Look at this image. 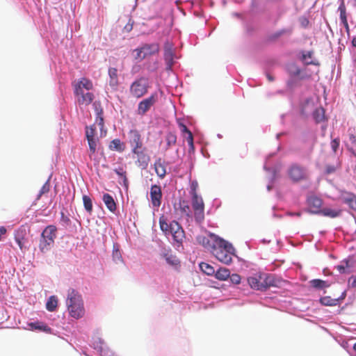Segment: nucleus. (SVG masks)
Listing matches in <instances>:
<instances>
[{
    "label": "nucleus",
    "instance_id": "1",
    "mask_svg": "<svg viewBox=\"0 0 356 356\" xmlns=\"http://www.w3.org/2000/svg\"><path fill=\"white\" fill-rule=\"evenodd\" d=\"M74 94L79 105L88 106L94 99V94L90 92L93 88L92 82L86 78H81L73 83Z\"/></svg>",
    "mask_w": 356,
    "mask_h": 356
},
{
    "label": "nucleus",
    "instance_id": "2",
    "mask_svg": "<svg viewBox=\"0 0 356 356\" xmlns=\"http://www.w3.org/2000/svg\"><path fill=\"white\" fill-rule=\"evenodd\" d=\"M66 306L70 316L75 319L81 318L85 314L81 296L73 289L68 290Z\"/></svg>",
    "mask_w": 356,
    "mask_h": 356
},
{
    "label": "nucleus",
    "instance_id": "3",
    "mask_svg": "<svg viewBox=\"0 0 356 356\" xmlns=\"http://www.w3.org/2000/svg\"><path fill=\"white\" fill-rule=\"evenodd\" d=\"M159 225L161 229L166 236L171 235L174 241L179 244L182 243L185 234L183 228L178 222L173 220L168 223L164 216H161L159 218Z\"/></svg>",
    "mask_w": 356,
    "mask_h": 356
},
{
    "label": "nucleus",
    "instance_id": "4",
    "mask_svg": "<svg viewBox=\"0 0 356 356\" xmlns=\"http://www.w3.org/2000/svg\"><path fill=\"white\" fill-rule=\"evenodd\" d=\"M234 252V248L232 245L220 238L211 252L219 261L229 264L232 261Z\"/></svg>",
    "mask_w": 356,
    "mask_h": 356
},
{
    "label": "nucleus",
    "instance_id": "5",
    "mask_svg": "<svg viewBox=\"0 0 356 356\" xmlns=\"http://www.w3.org/2000/svg\"><path fill=\"white\" fill-rule=\"evenodd\" d=\"M56 231V227L54 225H49L43 230L39 243V248L42 252H47L53 247Z\"/></svg>",
    "mask_w": 356,
    "mask_h": 356
},
{
    "label": "nucleus",
    "instance_id": "6",
    "mask_svg": "<svg viewBox=\"0 0 356 356\" xmlns=\"http://www.w3.org/2000/svg\"><path fill=\"white\" fill-rule=\"evenodd\" d=\"M250 286L255 290L265 291L275 285V280L270 275H255L248 279Z\"/></svg>",
    "mask_w": 356,
    "mask_h": 356
},
{
    "label": "nucleus",
    "instance_id": "7",
    "mask_svg": "<svg viewBox=\"0 0 356 356\" xmlns=\"http://www.w3.org/2000/svg\"><path fill=\"white\" fill-rule=\"evenodd\" d=\"M323 201L317 197L313 196V213L334 218L341 214V209H332L328 207H322Z\"/></svg>",
    "mask_w": 356,
    "mask_h": 356
},
{
    "label": "nucleus",
    "instance_id": "8",
    "mask_svg": "<svg viewBox=\"0 0 356 356\" xmlns=\"http://www.w3.org/2000/svg\"><path fill=\"white\" fill-rule=\"evenodd\" d=\"M149 83L147 79L144 77L135 80L130 86V94L136 97L140 98L148 92Z\"/></svg>",
    "mask_w": 356,
    "mask_h": 356
},
{
    "label": "nucleus",
    "instance_id": "9",
    "mask_svg": "<svg viewBox=\"0 0 356 356\" xmlns=\"http://www.w3.org/2000/svg\"><path fill=\"white\" fill-rule=\"evenodd\" d=\"M159 45L158 43L145 44L140 48L135 49L136 52V58L143 60L152 55L158 54L159 51Z\"/></svg>",
    "mask_w": 356,
    "mask_h": 356
},
{
    "label": "nucleus",
    "instance_id": "10",
    "mask_svg": "<svg viewBox=\"0 0 356 356\" xmlns=\"http://www.w3.org/2000/svg\"><path fill=\"white\" fill-rule=\"evenodd\" d=\"M192 197V207L194 217L197 222H201L204 218V204L202 197L193 195Z\"/></svg>",
    "mask_w": 356,
    "mask_h": 356
},
{
    "label": "nucleus",
    "instance_id": "11",
    "mask_svg": "<svg viewBox=\"0 0 356 356\" xmlns=\"http://www.w3.org/2000/svg\"><path fill=\"white\" fill-rule=\"evenodd\" d=\"M220 239L218 236L212 233H209L207 236L200 235L197 237V243L210 252L215 248Z\"/></svg>",
    "mask_w": 356,
    "mask_h": 356
},
{
    "label": "nucleus",
    "instance_id": "12",
    "mask_svg": "<svg viewBox=\"0 0 356 356\" xmlns=\"http://www.w3.org/2000/svg\"><path fill=\"white\" fill-rule=\"evenodd\" d=\"M158 101L156 92L152 93L149 97L143 99L138 104L137 113L144 115Z\"/></svg>",
    "mask_w": 356,
    "mask_h": 356
},
{
    "label": "nucleus",
    "instance_id": "13",
    "mask_svg": "<svg viewBox=\"0 0 356 356\" xmlns=\"http://www.w3.org/2000/svg\"><path fill=\"white\" fill-rule=\"evenodd\" d=\"M128 143L131 149H142L144 147L142 136L137 129H131L128 132Z\"/></svg>",
    "mask_w": 356,
    "mask_h": 356
},
{
    "label": "nucleus",
    "instance_id": "14",
    "mask_svg": "<svg viewBox=\"0 0 356 356\" xmlns=\"http://www.w3.org/2000/svg\"><path fill=\"white\" fill-rule=\"evenodd\" d=\"M131 152L137 156L136 165L141 169H146L150 161L149 156L145 153V147L138 149H131Z\"/></svg>",
    "mask_w": 356,
    "mask_h": 356
},
{
    "label": "nucleus",
    "instance_id": "15",
    "mask_svg": "<svg viewBox=\"0 0 356 356\" xmlns=\"http://www.w3.org/2000/svg\"><path fill=\"white\" fill-rule=\"evenodd\" d=\"M150 200L154 208L158 209L161 204L162 191L160 186L154 184L150 188Z\"/></svg>",
    "mask_w": 356,
    "mask_h": 356
},
{
    "label": "nucleus",
    "instance_id": "16",
    "mask_svg": "<svg viewBox=\"0 0 356 356\" xmlns=\"http://www.w3.org/2000/svg\"><path fill=\"white\" fill-rule=\"evenodd\" d=\"M15 240L22 252H24L28 249V247L26 246L28 243L27 233L24 227H22L16 231L15 234Z\"/></svg>",
    "mask_w": 356,
    "mask_h": 356
},
{
    "label": "nucleus",
    "instance_id": "17",
    "mask_svg": "<svg viewBox=\"0 0 356 356\" xmlns=\"http://www.w3.org/2000/svg\"><path fill=\"white\" fill-rule=\"evenodd\" d=\"M289 175L293 181H298L305 177L306 173L303 168L293 165L289 170Z\"/></svg>",
    "mask_w": 356,
    "mask_h": 356
},
{
    "label": "nucleus",
    "instance_id": "18",
    "mask_svg": "<svg viewBox=\"0 0 356 356\" xmlns=\"http://www.w3.org/2000/svg\"><path fill=\"white\" fill-rule=\"evenodd\" d=\"M173 44L169 42H166L164 44V59L167 65V69H171L173 65Z\"/></svg>",
    "mask_w": 356,
    "mask_h": 356
},
{
    "label": "nucleus",
    "instance_id": "19",
    "mask_svg": "<svg viewBox=\"0 0 356 356\" xmlns=\"http://www.w3.org/2000/svg\"><path fill=\"white\" fill-rule=\"evenodd\" d=\"M340 197L343 202L348 204L351 209L356 211V195L347 191H341Z\"/></svg>",
    "mask_w": 356,
    "mask_h": 356
},
{
    "label": "nucleus",
    "instance_id": "20",
    "mask_svg": "<svg viewBox=\"0 0 356 356\" xmlns=\"http://www.w3.org/2000/svg\"><path fill=\"white\" fill-rule=\"evenodd\" d=\"M154 168L156 175L160 179H163L166 174V163L161 158L157 159L154 163Z\"/></svg>",
    "mask_w": 356,
    "mask_h": 356
},
{
    "label": "nucleus",
    "instance_id": "21",
    "mask_svg": "<svg viewBox=\"0 0 356 356\" xmlns=\"http://www.w3.org/2000/svg\"><path fill=\"white\" fill-rule=\"evenodd\" d=\"M345 296V292H343L341 296L339 298H332L330 296H325L320 298V302L325 306H335L339 303L340 300H343Z\"/></svg>",
    "mask_w": 356,
    "mask_h": 356
},
{
    "label": "nucleus",
    "instance_id": "22",
    "mask_svg": "<svg viewBox=\"0 0 356 356\" xmlns=\"http://www.w3.org/2000/svg\"><path fill=\"white\" fill-rule=\"evenodd\" d=\"M175 207H176V205ZM175 209L180 211L181 215L186 216L188 218H191L192 213L187 201L180 200L178 204V207H175Z\"/></svg>",
    "mask_w": 356,
    "mask_h": 356
},
{
    "label": "nucleus",
    "instance_id": "23",
    "mask_svg": "<svg viewBox=\"0 0 356 356\" xmlns=\"http://www.w3.org/2000/svg\"><path fill=\"white\" fill-rule=\"evenodd\" d=\"M102 200L104 202L106 208L112 213L116 211L117 206L113 197L108 193H104L102 197Z\"/></svg>",
    "mask_w": 356,
    "mask_h": 356
},
{
    "label": "nucleus",
    "instance_id": "24",
    "mask_svg": "<svg viewBox=\"0 0 356 356\" xmlns=\"http://www.w3.org/2000/svg\"><path fill=\"white\" fill-rule=\"evenodd\" d=\"M120 179L122 180L123 186L126 190L129 188V181L127 178V171L122 166H119L113 170Z\"/></svg>",
    "mask_w": 356,
    "mask_h": 356
},
{
    "label": "nucleus",
    "instance_id": "25",
    "mask_svg": "<svg viewBox=\"0 0 356 356\" xmlns=\"http://www.w3.org/2000/svg\"><path fill=\"white\" fill-rule=\"evenodd\" d=\"M108 75H109V85L115 88L118 86V70L115 67H110L108 70Z\"/></svg>",
    "mask_w": 356,
    "mask_h": 356
},
{
    "label": "nucleus",
    "instance_id": "26",
    "mask_svg": "<svg viewBox=\"0 0 356 356\" xmlns=\"http://www.w3.org/2000/svg\"><path fill=\"white\" fill-rule=\"evenodd\" d=\"M109 148L111 150L122 152L125 149V145L120 139L115 138L111 142Z\"/></svg>",
    "mask_w": 356,
    "mask_h": 356
},
{
    "label": "nucleus",
    "instance_id": "27",
    "mask_svg": "<svg viewBox=\"0 0 356 356\" xmlns=\"http://www.w3.org/2000/svg\"><path fill=\"white\" fill-rule=\"evenodd\" d=\"M214 275L218 280L225 281L230 276V271L228 268H220L217 271L215 270Z\"/></svg>",
    "mask_w": 356,
    "mask_h": 356
},
{
    "label": "nucleus",
    "instance_id": "28",
    "mask_svg": "<svg viewBox=\"0 0 356 356\" xmlns=\"http://www.w3.org/2000/svg\"><path fill=\"white\" fill-rule=\"evenodd\" d=\"M325 113V111L322 107H319L315 110L313 113V118L316 122H325V121L327 120Z\"/></svg>",
    "mask_w": 356,
    "mask_h": 356
},
{
    "label": "nucleus",
    "instance_id": "29",
    "mask_svg": "<svg viewBox=\"0 0 356 356\" xmlns=\"http://www.w3.org/2000/svg\"><path fill=\"white\" fill-rule=\"evenodd\" d=\"M330 282L320 279H313V288L318 290H324L330 287Z\"/></svg>",
    "mask_w": 356,
    "mask_h": 356
},
{
    "label": "nucleus",
    "instance_id": "30",
    "mask_svg": "<svg viewBox=\"0 0 356 356\" xmlns=\"http://www.w3.org/2000/svg\"><path fill=\"white\" fill-rule=\"evenodd\" d=\"M58 306V299L55 296H51L47 300L46 309L49 312H54Z\"/></svg>",
    "mask_w": 356,
    "mask_h": 356
},
{
    "label": "nucleus",
    "instance_id": "31",
    "mask_svg": "<svg viewBox=\"0 0 356 356\" xmlns=\"http://www.w3.org/2000/svg\"><path fill=\"white\" fill-rule=\"evenodd\" d=\"M200 268L201 270L207 275H213L215 273L214 268L205 262H202L200 264Z\"/></svg>",
    "mask_w": 356,
    "mask_h": 356
},
{
    "label": "nucleus",
    "instance_id": "32",
    "mask_svg": "<svg viewBox=\"0 0 356 356\" xmlns=\"http://www.w3.org/2000/svg\"><path fill=\"white\" fill-rule=\"evenodd\" d=\"M29 325L31 327V330H38L47 332H49L51 330L47 325L41 322L31 323Z\"/></svg>",
    "mask_w": 356,
    "mask_h": 356
},
{
    "label": "nucleus",
    "instance_id": "33",
    "mask_svg": "<svg viewBox=\"0 0 356 356\" xmlns=\"http://www.w3.org/2000/svg\"><path fill=\"white\" fill-rule=\"evenodd\" d=\"M167 149L174 146L177 143V136L175 133L169 132L165 136Z\"/></svg>",
    "mask_w": 356,
    "mask_h": 356
},
{
    "label": "nucleus",
    "instance_id": "34",
    "mask_svg": "<svg viewBox=\"0 0 356 356\" xmlns=\"http://www.w3.org/2000/svg\"><path fill=\"white\" fill-rule=\"evenodd\" d=\"M164 257L165 259L166 262L172 266L177 267L180 264L179 260L175 255L166 253L164 254Z\"/></svg>",
    "mask_w": 356,
    "mask_h": 356
},
{
    "label": "nucleus",
    "instance_id": "35",
    "mask_svg": "<svg viewBox=\"0 0 356 356\" xmlns=\"http://www.w3.org/2000/svg\"><path fill=\"white\" fill-rule=\"evenodd\" d=\"M338 10L340 13L339 18H340L341 23L348 22L346 8L344 1L343 0L338 8Z\"/></svg>",
    "mask_w": 356,
    "mask_h": 356
},
{
    "label": "nucleus",
    "instance_id": "36",
    "mask_svg": "<svg viewBox=\"0 0 356 356\" xmlns=\"http://www.w3.org/2000/svg\"><path fill=\"white\" fill-rule=\"evenodd\" d=\"M83 202L86 211L89 214H91L92 212V202L91 198L88 195H84L83 196Z\"/></svg>",
    "mask_w": 356,
    "mask_h": 356
},
{
    "label": "nucleus",
    "instance_id": "37",
    "mask_svg": "<svg viewBox=\"0 0 356 356\" xmlns=\"http://www.w3.org/2000/svg\"><path fill=\"white\" fill-rule=\"evenodd\" d=\"M112 257H113V261L115 263H117V264L123 263V259H122L121 252H120V250L118 249V248L115 245L113 246Z\"/></svg>",
    "mask_w": 356,
    "mask_h": 356
},
{
    "label": "nucleus",
    "instance_id": "38",
    "mask_svg": "<svg viewBox=\"0 0 356 356\" xmlns=\"http://www.w3.org/2000/svg\"><path fill=\"white\" fill-rule=\"evenodd\" d=\"M356 147V136L353 134H350L348 138V142L347 143V147L354 155L356 153L354 148Z\"/></svg>",
    "mask_w": 356,
    "mask_h": 356
},
{
    "label": "nucleus",
    "instance_id": "39",
    "mask_svg": "<svg viewBox=\"0 0 356 356\" xmlns=\"http://www.w3.org/2000/svg\"><path fill=\"white\" fill-rule=\"evenodd\" d=\"M349 267L350 265L348 260H343L340 263V264L335 266V268L340 273H346V269L348 268Z\"/></svg>",
    "mask_w": 356,
    "mask_h": 356
},
{
    "label": "nucleus",
    "instance_id": "40",
    "mask_svg": "<svg viewBox=\"0 0 356 356\" xmlns=\"http://www.w3.org/2000/svg\"><path fill=\"white\" fill-rule=\"evenodd\" d=\"M95 131H96V127H95V124L91 125L90 127H86V138L87 139L95 138Z\"/></svg>",
    "mask_w": 356,
    "mask_h": 356
},
{
    "label": "nucleus",
    "instance_id": "41",
    "mask_svg": "<svg viewBox=\"0 0 356 356\" xmlns=\"http://www.w3.org/2000/svg\"><path fill=\"white\" fill-rule=\"evenodd\" d=\"M88 140V145H89V149H90V156H91V154H95V152H96V149H97V140L96 138H89V139H87Z\"/></svg>",
    "mask_w": 356,
    "mask_h": 356
},
{
    "label": "nucleus",
    "instance_id": "42",
    "mask_svg": "<svg viewBox=\"0 0 356 356\" xmlns=\"http://www.w3.org/2000/svg\"><path fill=\"white\" fill-rule=\"evenodd\" d=\"M95 123L99 127L100 129L104 127L103 111L101 109L97 111Z\"/></svg>",
    "mask_w": 356,
    "mask_h": 356
},
{
    "label": "nucleus",
    "instance_id": "43",
    "mask_svg": "<svg viewBox=\"0 0 356 356\" xmlns=\"http://www.w3.org/2000/svg\"><path fill=\"white\" fill-rule=\"evenodd\" d=\"M50 190V184L49 181H46L41 188L39 194L38 195L37 200H39L43 194L47 193Z\"/></svg>",
    "mask_w": 356,
    "mask_h": 356
},
{
    "label": "nucleus",
    "instance_id": "44",
    "mask_svg": "<svg viewBox=\"0 0 356 356\" xmlns=\"http://www.w3.org/2000/svg\"><path fill=\"white\" fill-rule=\"evenodd\" d=\"M301 60L306 65L312 64V53L308 51L307 54H302Z\"/></svg>",
    "mask_w": 356,
    "mask_h": 356
},
{
    "label": "nucleus",
    "instance_id": "45",
    "mask_svg": "<svg viewBox=\"0 0 356 356\" xmlns=\"http://www.w3.org/2000/svg\"><path fill=\"white\" fill-rule=\"evenodd\" d=\"M198 183L197 181H193L191 184L190 194L191 196L197 195Z\"/></svg>",
    "mask_w": 356,
    "mask_h": 356
},
{
    "label": "nucleus",
    "instance_id": "46",
    "mask_svg": "<svg viewBox=\"0 0 356 356\" xmlns=\"http://www.w3.org/2000/svg\"><path fill=\"white\" fill-rule=\"evenodd\" d=\"M186 140L189 145V152H194V143H193V136L192 134H189V136H187Z\"/></svg>",
    "mask_w": 356,
    "mask_h": 356
},
{
    "label": "nucleus",
    "instance_id": "47",
    "mask_svg": "<svg viewBox=\"0 0 356 356\" xmlns=\"http://www.w3.org/2000/svg\"><path fill=\"white\" fill-rule=\"evenodd\" d=\"M337 168H338L337 165H327L325 166V174L330 175V174L334 173L337 170Z\"/></svg>",
    "mask_w": 356,
    "mask_h": 356
},
{
    "label": "nucleus",
    "instance_id": "48",
    "mask_svg": "<svg viewBox=\"0 0 356 356\" xmlns=\"http://www.w3.org/2000/svg\"><path fill=\"white\" fill-rule=\"evenodd\" d=\"M233 284H238L241 282V276L238 274H232L229 277Z\"/></svg>",
    "mask_w": 356,
    "mask_h": 356
},
{
    "label": "nucleus",
    "instance_id": "49",
    "mask_svg": "<svg viewBox=\"0 0 356 356\" xmlns=\"http://www.w3.org/2000/svg\"><path fill=\"white\" fill-rule=\"evenodd\" d=\"M339 144H340L339 138H335L331 141V143H330L331 147L334 152H336L337 150L338 149V148L339 147Z\"/></svg>",
    "mask_w": 356,
    "mask_h": 356
},
{
    "label": "nucleus",
    "instance_id": "50",
    "mask_svg": "<svg viewBox=\"0 0 356 356\" xmlns=\"http://www.w3.org/2000/svg\"><path fill=\"white\" fill-rule=\"evenodd\" d=\"M179 126L181 129V133H186L187 134L188 136H189V134H192L191 131L187 128V127L184 124L179 122Z\"/></svg>",
    "mask_w": 356,
    "mask_h": 356
},
{
    "label": "nucleus",
    "instance_id": "51",
    "mask_svg": "<svg viewBox=\"0 0 356 356\" xmlns=\"http://www.w3.org/2000/svg\"><path fill=\"white\" fill-rule=\"evenodd\" d=\"M289 71L290 73L294 76H299L300 74V70L296 69V67L293 65L291 66Z\"/></svg>",
    "mask_w": 356,
    "mask_h": 356
},
{
    "label": "nucleus",
    "instance_id": "52",
    "mask_svg": "<svg viewBox=\"0 0 356 356\" xmlns=\"http://www.w3.org/2000/svg\"><path fill=\"white\" fill-rule=\"evenodd\" d=\"M349 285L353 288H356V277L351 276L348 280Z\"/></svg>",
    "mask_w": 356,
    "mask_h": 356
},
{
    "label": "nucleus",
    "instance_id": "53",
    "mask_svg": "<svg viewBox=\"0 0 356 356\" xmlns=\"http://www.w3.org/2000/svg\"><path fill=\"white\" fill-rule=\"evenodd\" d=\"M300 22L301 25L304 27L307 26L309 23L308 19H307L305 17H301L300 19Z\"/></svg>",
    "mask_w": 356,
    "mask_h": 356
},
{
    "label": "nucleus",
    "instance_id": "54",
    "mask_svg": "<svg viewBox=\"0 0 356 356\" xmlns=\"http://www.w3.org/2000/svg\"><path fill=\"white\" fill-rule=\"evenodd\" d=\"M6 229L5 227H0V241L1 240V236L6 233Z\"/></svg>",
    "mask_w": 356,
    "mask_h": 356
},
{
    "label": "nucleus",
    "instance_id": "55",
    "mask_svg": "<svg viewBox=\"0 0 356 356\" xmlns=\"http://www.w3.org/2000/svg\"><path fill=\"white\" fill-rule=\"evenodd\" d=\"M342 24H343V25L344 26V27H345V29H346V32H347L348 33H349V32H350V27H349V25H348V22H343Z\"/></svg>",
    "mask_w": 356,
    "mask_h": 356
},
{
    "label": "nucleus",
    "instance_id": "56",
    "mask_svg": "<svg viewBox=\"0 0 356 356\" xmlns=\"http://www.w3.org/2000/svg\"><path fill=\"white\" fill-rule=\"evenodd\" d=\"M352 44L353 47H356V36L353 38Z\"/></svg>",
    "mask_w": 356,
    "mask_h": 356
},
{
    "label": "nucleus",
    "instance_id": "57",
    "mask_svg": "<svg viewBox=\"0 0 356 356\" xmlns=\"http://www.w3.org/2000/svg\"><path fill=\"white\" fill-rule=\"evenodd\" d=\"M267 78L270 81H273L274 80L273 77L270 74L267 75Z\"/></svg>",
    "mask_w": 356,
    "mask_h": 356
},
{
    "label": "nucleus",
    "instance_id": "58",
    "mask_svg": "<svg viewBox=\"0 0 356 356\" xmlns=\"http://www.w3.org/2000/svg\"><path fill=\"white\" fill-rule=\"evenodd\" d=\"M125 29H127V31H131V29H132V25H127V26H125Z\"/></svg>",
    "mask_w": 356,
    "mask_h": 356
},
{
    "label": "nucleus",
    "instance_id": "59",
    "mask_svg": "<svg viewBox=\"0 0 356 356\" xmlns=\"http://www.w3.org/2000/svg\"><path fill=\"white\" fill-rule=\"evenodd\" d=\"M353 350L356 352V343L353 345Z\"/></svg>",
    "mask_w": 356,
    "mask_h": 356
},
{
    "label": "nucleus",
    "instance_id": "60",
    "mask_svg": "<svg viewBox=\"0 0 356 356\" xmlns=\"http://www.w3.org/2000/svg\"><path fill=\"white\" fill-rule=\"evenodd\" d=\"M322 128H323V129H325V124H323V125H322Z\"/></svg>",
    "mask_w": 356,
    "mask_h": 356
},
{
    "label": "nucleus",
    "instance_id": "61",
    "mask_svg": "<svg viewBox=\"0 0 356 356\" xmlns=\"http://www.w3.org/2000/svg\"><path fill=\"white\" fill-rule=\"evenodd\" d=\"M355 156H356V153L355 154Z\"/></svg>",
    "mask_w": 356,
    "mask_h": 356
},
{
    "label": "nucleus",
    "instance_id": "62",
    "mask_svg": "<svg viewBox=\"0 0 356 356\" xmlns=\"http://www.w3.org/2000/svg\"><path fill=\"white\" fill-rule=\"evenodd\" d=\"M356 1V0H355Z\"/></svg>",
    "mask_w": 356,
    "mask_h": 356
}]
</instances>
